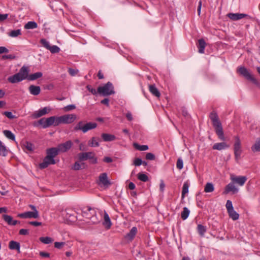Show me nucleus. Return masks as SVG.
Masks as SVG:
<instances>
[{
  "label": "nucleus",
  "instance_id": "obj_1",
  "mask_svg": "<svg viewBox=\"0 0 260 260\" xmlns=\"http://www.w3.org/2000/svg\"><path fill=\"white\" fill-rule=\"evenodd\" d=\"M209 118L212 122L213 126L215 133L221 140H224L223 131L221 123L219 120L218 116L215 111H212L209 115Z\"/></svg>",
  "mask_w": 260,
  "mask_h": 260
},
{
  "label": "nucleus",
  "instance_id": "obj_2",
  "mask_svg": "<svg viewBox=\"0 0 260 260\" xmlns=\"http://www.w3.org/2000/svg\"><path fill=\"white\" fill-rule=\"evenodd\" d=\"M28 73V68L25 66H23L18 73L10 76L8 78V80L11 83L19 82L27 78Z\"/></svg>",
  "mask_w": 260,
  "mask_h": 260
},
{
  "label": "nucleus",
  "instance_id": "obj_3",
  "mask_svg": "<svg viewBox=\"0 0 260 260\" xmlns=\"http://www.w3.org/2000/svg\"><path fill=\"white\" fill-rule=\"evenodd\" d=\"M97 127V124L95 122H88L83 124V121H80L74 127V131H81L83 133L87 131L94 129Z\"/></svg>",
  "mask_w": 260,
  "mask_h": 260
},
{
  "label": "nucleus",
  "instance_id": "obj_4",
  "mask_svg": "<svg viewBox=\"0 0 260 260\" xmlns=\"http://www.w3.org/2000/svg\"><path fill=\"white\" fill-rule=\"evenodd\" d=\"M98 92L103 96H108L113 94L115 93L114 86L110 82H107L102 86L98 88Z\"/></svg>",
  "mask_w": 260,
  "mask_h": 260
},
{
  "label": "nucleus",
  "instance_id": "obj_5",
  "mask_svg": "<svg viewBox=\"0 0 260 260\" xmlns=\"http://www.w3.org/2000/svg\"><path fill=\"white\" fill-rule=\"evenodd\" d=\"M78 158L79 161L90 159L93 164H96L98 162L97 158L95 156V154L93 152L79 153L78 154Z\"/></svg>",
  "mask_w": 260,
  "mask_h": 260
},
{
  "label": "nucleus",
  "instance_id": "obj_6",
  "mask_svg": "<svg viewBox=\"0 0 260 260\" xmlns=\"http://www.w3.org/2000/svg\"><path fill=\"white\" fill-rule=\"evenodd\" d=\"M75 114H66L58 117L59 124L61 123L70 124L73 122L76 119Z\"/></svg>",
  "mask_w": 260,
  "mask_h": 260
},
{
  "label": "nucleus",
  "instance_id": "obj_7",
  "mask_svg": "<svg viewBox=\"0 0 260 260\" xmlns=\"http://www.w3.org/2000/svg\"><path fill=\"white\" fill-rule=\"evenodd\" d=\"M59 152L57 147L48 148L46 150L47 155L46 156L47 158L50 159L52 164H55L56 162L54 158L58 154Z\"/></svg>",
  "mask_w": 260,
  "mask_h": 260
},
{
  "label": "nucleus",
  "instance_id": "obj_8",
  "mask_svg": "<svg viewBox=\"0 0 260 260\" xmlns=\"http://www.w3.org/2000/svg\"><path fill=\"white\" fill-rule=\"evenodd\" d=\"M59 125L58 117L51 116L46 118V122L44 125V128L51 126V125L57 126Z\"/></svg>",
  "mask_w": 260,
  "mask_h": 260
},
{
  "label": "nucleus",
  "instance_id": "obj_9",
  "mask_svg": "<svg viewBox=\"0 0 260 260\" xmlns=\"http://www.w3.org/2000/svg\"><path fill=\"white\" fill-rule=\"evenodd\" d=\"M18 216L22 218H38L39 217V212H25L19 214Z\"/></svg>",
  "mask_w": 260,
  "mask_h": 260
},
{
  "label": "nucleus",
  "instance_id": "obj_10",
  "mask_svg": "<svg viewBox=\"0 0 260 260\" xmlns=\"http://www.w3.org/2000/svg\"><path fill=\"white\" fill-rule=\"evenodd\" d=\"M72 145V142L70 140H69L65 143L59 144L57 148L59 152H65L69 150L71 148Z\"/></svg>",
  "mask_w": 260,
  "mask_h": 260
},
{
  "label": "nucleus",
  "instance_id": "obj_11",
  "mask_svg": "<svg viewBox=\"0 0 260 260\" xmlns=\"http://www.w3.org/2000/svg\"><path fill=\"white\" fill-rule=\"evenodd\" d=\"M50 111V109L47 107H44L43 109H40L37 111L35 112L32 114V117L34 118H38L43 115H46L49 113Z\"/></svg>",
  "mask_w": 260,
  "mask_h": 260
},
{
  "label": "nucleus",
  "instance_id": "obj_12",
  "mask_svg": "<svg viewBox=\"0 0 260 260\" xmlns=\"http://www.w3.org/2000/svg\"><path fill=\"white\" fill-rule=\"evenodd\" d=\"M245 78H246L247 80H249L254 85L260 87L259 82L252 75H251L246 69H245Z\"/></svg>",
  "mask_w": 260,
  "mask_h": 260
},
{
  "label": "nucleus",
  "instance_id": "obj_13",
  "mask_svg": "<svg viewBox=\"0 0 260 260\" xmlns=\"http://www.w3.org/2000/svg\"><path fill=\"white\" fill-rule=\"evenodd\" d=\"M230 192H232L233 194L238 192V189L235 186L234 184L232 182L228 184L225 187L223 192L224 194H228Z\"/></svg>",
  "mask_w": 260,
  "mask_h": 260
},
{
  "label": "nucleus",
  "instance_id": "obj_14",
  "mask_svg": "<svg viewBox=\"0 0 260 260\" xmlns=\"http://www.w3.org/2000/svg\"><path fill=\"white\" fill-rule=\"evenodd\" d=\"M230 178L234 184L236 183L240 186L244 184V176L237 177L235 175L231 174Z\"/></svg>",
  "mask_w": 260,
  "mask_h": 260
},
{
  "label": "nucleus",
  "instance_id": "obj_15",
  "mask_svg": "<svg viewBox=\"0 0 260 260\" xmlns=\"http://www.w3.org/2000/svg\"><path fill=\"white\" fill-rule=\"evenodd\" d=\"M234 153L236 159L238 160L241 154L240 143L239 140H237L234 144Z\"/></svg>",
  "mask_w": 260,
  "mask_h": 260
},
{
  "label": "nucleus",
  "instance_id": "obj_16",
  "mask_svg": "<svg viewBox=\"0 0 260 260\" xmlns=\"http://www.w3.org/2000/svg\"><path fill=\"white\" fill-rule=\"evenodd\" d=\"M100 182L104 186H108L111 184L110 182L108 179L107 174L103 173L100 174L99 176Z\"/></svg>",
  "mask_w": 260,
  "mask_h": 260
},
{
  "label": "nucleus",
  "instance_id": "obj_17",
  "mask_svg": "<svg viewBox=\"0 0 260 260\" xmlns=\"http://www.w3.org/2000/svg\"><path fill=\"white\" fill-rule=\"evenodd\" d=\"M104 220L103 222V225L107 230L110 229L112 225V223L108 213L106 212L104 213Z\"/></svg>",
  "mask_w": 260,
  "mask_h": 260
},
{
  "label": "nucleus",
  "instance_id": "obj_18",
  "mask_svg": "<svg viewBox=\"0 0 260 260\" xmlns=\"http://www.w3.org/2000/svg\"><path fill=\"white\" fill-rule=\"evenodd\" d=\"M101 137L103 141L105 142L113 141L115 140L116 139L115 135L107 133H103L101 135Z\"/></svg>",
  "mask_w": 260,
  "mask_h": 260
},
{
  "label": "nucleus",
  "instance_id": "obj_19",
  "mask_svg": "<svg viewBox=\"0 0 260 260\" xmlns=\"http://www.w3.org/2000/svg\"><path fill=\"white\" fill-rule=\"evenodd\" d=\"M227 16L234 21H237L244 18V14L242 13H229Z\"/></svg>",
  "mask_w": 260,
  "mask_h": 260
},
{
  "label": "nucleus",
  "instance_id": "obj_20",
  "mask_svg": "<svg viewBox=\"0 0 260 260\" xmlns=\"http://www.w3.org/2000/svg\"><path fill=\"white\" fill-rule=\"evenodd\" d=\"M30 93L34 95H37L40 93L41 88L39 86L31 85L29 87Z\"/></svg>",
  "mask_w": 260,
  "mask_h": 260
},
{
  "label": "nucleus",
  "instance_id": "obj_21",
  "mask_svg": "<svg viewBox=\"0 0 260 260\" xmlns=\"http://www.w3.org/2000/svg\"><path fill=\"white\" fill-rule=\"evenodd\" d=\"M229 147V145L226 144V143L224 142L221 143H217L214 144L213 146V149L214 150H221L223 149H225Z\"/></svg>",
  "mask_w": 260,
  "mask_h": 260
},
{
  "label": "nucleus",
  "instance_id": "obj_22",
  "mask_svg": "<svg viewBox=\"0 0 260 260\" xmlns=\"http://www.w3.org/2000/svg\"><path fill=\"white\" fill-rule=\"evenodd\" d=\"M9 247L11 250H17L18 252H20V243L17 242L11 241L9 242Z\"/></svg>",
  "mask_w": 260,
  "mask_h": 260
},
{
  "label": "nucleus",
  "instance_id": "obj_23",
  "mask_svg": "<svg viewBox=\"0 0 260 260\" xmlns=\"http://www.w3.org/2000/svg\"><path fill=\"white\" fill-rule=\"evenodd\" d=\"M137 232V228L133 227L132 229L129 231V232L126 235L125 238L126 239H129L130 240H132L134 239V238L135 237Z\"/></svg>",
  "mask_w": 260,
  "mask_h": 260
},
{
  "label": "nucleus",
  "instance_id": "obj_24",
  "mask_svg": "<svg viewBox=\"0 0 260 260\" xmlns=\"http://www.w3.org/2000/svg\"><path fill=\"white\" fill-rule=\"evenodd\" d=\"M50 165H53L52 162H51L50 159L47 158V157L45 156L43 162L39 164V167L41 169H43L47 168Z\"/></svg>",
  "mask_w": 260,
  "mask_h": 260
},
{
  "label": "nucleus",
  "instance_id": "obj_25",
  "mask_svg": "<svg viewBox=\"0 0 260 260\" xmlns=\"http://www.w3.org/2000/svg\"><path fill=\"white\" fill-rule=\"evenodd\" d=\"M42 76L43 74L41 72H37L30 75L28 74V76L26 79L30 81H34L42 77Z\"/></svg>",
  "mask_w": 260,
  "mask_h": 260
},
{
  "label": "nucleus",
  "instance_id": "obj_26",
  "mask_svg": "<svg viewBox=\"0 0 260 260\" xmlns=\"http://www.w3.org/2000/svg\"><path fill=\"white\" fill-rule=\"evenodd\" d=\"M198 47L199 49V52L200 53H204V50L206 47V42L203 39H199L198 41Z\"/></svg>",
  "mask_w": 260,
  "mask_h": 260
},
{
  "label": "nucleus",
  "instance_id": "obj_27",
  "mask_svg": "<svg viewBox=\"0 0 260 260\" xmlns=\"http://www.w3.org/2000/svg\"><path fill=\"white\" fill-rule=\"evenodd\" d=\"M149 89L150 92L154 95L157 98H159L160 93L155 85H150L149 86Z\"/></svg>",
  "mask_w": 260,
  "mask_h": 260
},
{
  "label": "nucleus",
  "instance_id": "obj_28",
  "mask_svg": "<svg viewBox=\"0 0 260 260\" xmlns=\"http://www.w3.org/2000/svg\"><path fill=\"white\" fill-rule=\"evenodd\" d=\"M99 141L100 139L98 137H92L88 142V144L90 147H99L100 146Z\"/></svg>",
  "mask_w": 260,
  "mask_h": 260
},
{
  "label": "nucleus",
  "instance_id": "obj_29",
  "mask_svg": "<svg viewBox=\"0 0 260 260\" xmlns=\"http://www.w3.org/2000/svg\"><path fill=\"white\" fill-rule=\"evenodd\" d=\"M38 26L37 23L34 21H29L24 25V28L26 29L36 28Z\"/></svg>",
  "mask_w": 260,
  "mask_h": 260
},
{
  "label": "nucleus",
  "instance_id": "obj_30",
  "mask_svg": "<svg viewBox=\"0 0 260 260\" xmlns=\"http://www.w3.org/2000/svg\"><path fill=\"white\" fill-rule=\"evenodd\" d=\"M39 240L43 243L48 244L53 242V239L50 237H41Z\"/></svg>",
  "mask_w": 260,
  "mask_h": 260
},
{
  "label": "nucleus",
  "instance_id": "obj_31",
  "mask_svg": "<svg viewBox=\"0 0 260 260\" xmlns=\"http://www.w3.org/2000/svg\"><path fill=\"white\" fill-rule=\"evenodd\" d=\"M84 168H85V164L84 162L80 163L78 161H76L72 168L74 170H79Z\"/></svg>",
  "mask_w": 260,
  "mask_h": 260
},
{
  "label": "nucleus",
  "instance_id": "obj_32",
  "mask_svg": "<svg viewBox=\"0 0 260 260\" xmlns=\"http://www.w3.org/2000/svg\"><path fill=\"white\" fill-rule=\"evenodd\" d=\"M214 190V187L212 183H207L204 188V191L205 192H212Z\"/></svg>",
  "mask_w": 260,
  "mask_h": 260
},
{
  "label": "nucleus",
  "instance_id": "obj_33",
  "mask_svg": "<svg viewBox=\"0 0 260 260\" xmlns=\"http://www.w3.org/2000/svg\"><path fill=\"white\" fill-rule=\"evenodd\" d=\"M3 133L4 135L9 139L13 141L15 140V135L10 131L4 130L3 131Z\"/></svg>",
  "mask_w": 260,
  "mask_h": 260
},
{
  "label": "nucleus",
  "instance_id": "obj_34",
  "mask_svg": "<svg viewBox=\"0 0 260 260\" xmlns=\"http://www.w3.org/2000/svg\"><path fill=\"white\" fill-rule=\"evenodd\" d=\"M228 212L230 217L233 220H236L239 218V214L236 211H235L234 209L229 211Z\"/></svg>",
  "mask_w": 260,
  "mask_h": 260
},
{
  "label": "nucleus",
  "instance_id": "obj_35",
  "mask_svg": "<svg viewBox=\"0 0 260 260\" xmlns=\"http://www.w3.org/2000/svg\"><path fill=\"white\" fill-rule=\"evenodd\" d=\"M190 211L186 207H184L181 213V217L183 220H185L189 216Z\"/></svg>",
  "mask_w": 260,
  "mask_h": 260
},
{
  "label": "nucleus",
  "instance_id": "obj_36",
  "mask_svg": "<svg viewBox=\"0 0 260 260\" xmlns=\"http://www.w3.org/2000/svg\"><path fill=\"white\" fill-rule=\"evenodd\" d=\"M134 147L139 151H145L148 149V146L146 145H140L138 143H134Z\"/></svg>",
  "mask_w": 260,
  "mask_h": 260
},
{
  "label": "nucleus",
  "instance_id": "obj_37",
  "mask_svg": "<svg viewBox=\"0 0 260 260\" xmlns=\"http://www.w3.org/2000/svg\"><path fill=\"white\" fill-rule=\"evenodd\" d=\"M137 177L139 180L143 182H147L149 180L147 175L142 173H138V174L137 175Z\"/></svg>",
  "mask_w": 260,
  "mask_h": 260
},
{
  "label": "nucleus",
  "instance_id": "obj_38",
  "mask_svg": "<svg viewBox=\"0 0 260 260\" xmlns=\"http://www.w3.org/2000/svg\"><path fill=\"white\" fill-rule=\"evenodd\" d=\"M197 229H198V233L202 236H203L204 235V234L206 232V226H205L202 224H198Z\"/></svg>",
  "mask_w": 260,
  "mask_h": 260
},
{
  "label": "nucleus",
  "instance_id": "obj_39",
  "mask_svg": "<svg viewBox=\"0 0 260 260\" xmlns=\"http://www.w3.org/2000/svg\"><path fill=\"white\" fill-rule=\"evenodd\" d=\"M188 184L187 182H185L183 184V188H182V199H183L185 197V195L186 193H187L188 192Z\"/></svg>",
  "mask_w": 260,
  "mask_h": 260
},
{
  "label": "nucleus",
  "instance_id": "obj_40",
  "mask_svg": "<svg viewBox=\"0 0 260 260\" xmlns=\"http://www.w3.org/2000/svg\"><path fill=\"white\" fill-rule=\"evenodd\" d=\"M7 152L6 147L0 141V155L5 156L7 155Z\"/></svg>",
  "mask_w": 260,
  "mask_h": 260
},
{
  "label": "nucleus",
  "instance_id": "obj_41",
  "mask_svg": "<svg viewBox=\"0 0 260 260\" xmlns=\"http://www.w3.org/2000/svg\"><path fill=\"white\" fill-rule=\"evenodd\" d=\"M21 34V30L19 29L11 31L9 35L11 37H17Z\"/></svg>",
  "mask_w": 260,
  "mask_h": 260
},
{
  "label": "nucleus",
  "instance_id": "obj_42",
  "mask_svg": "<svg viewBox=\"0 0 260 260\" xmlns=\"http://www.w3.org/2000/svg\"><path fill=\"white\" fill-rule=\"evenodd\" d=\"M3 218L4 221L7 222L9 225H11L13 218L10 215H8L7 214L3 215Z\"/></svg>",
  "mask_w": 260,
  "mask_h": 260
},
{
  "label": "nucleus",
  "instance_id": "obj_43",
  "mask_svg": "<svg viewBox=\"0 0 260 260\" xmlns=\"http://www.w3.org/2000/svg\"><path fill=\"white\" fill-rule=\"evenodd\" d=\"M66 218L70 222H75L77 220L76 216L69 213H67Z\"/></svg>",
  "mask_w": 260,
  "mask_h": 260
},
{
  "label": "nucleus",
  "instance_id": "obj_44",
  "mask_svg": "<svg viewBox=\"0 0 260 260\" xmlns=\"http://www.w3.org/2000/svg\"><path fill=\"white\" fill-rule=\"evenodd\" d=\"M102 215H100L99 217H97L96 215L95 214L90 217L91 222H92L94 224H97L99 223L101 220Z\"/></svg>",
  "mask_w": 260,
  "mask_h": 260
},
{
  "label": "nucleus",
  "instance_id": "obj_45",
  "mask_svg": "<svg viewBox=\"0 0 260 260\" xmlns=\"http://www.w3.org/2000/svg\"><path fill=\"white\" fill-rule=\"evenodd\" d=\"M253 152L260 151V140L256 142L254 145L251 148Z\"/></svg>",
  "mask_w": 260,
  "mask_h": 260
},
{
  "label": "nucleus",
  "instance_id": "obj_46",
  "mask_svg": "<svg viewBox=\"0 0 260 260\" xmlns=\"http://www.w3.org/2000/svg\"><path fill=\"white\" fill-rule=\"evenodd\" d=\"M49 50L52 53H58L60 51V48L56 46V45H53V46H50L49 49Z\"/></svg>",
  "mask_w": 260,
  "mask_h": 260
},
{
  "label": "nucleus",
  "instance_id": "obj_47",
  "mask_svg": "<svg viewBox=\"0 0 260 260\" xmlns=\"http://www.w3.org/2000/svg\"><path fill=\"white\" fill-rule=\"evenodd\" d=\"M3 115H5L6 117H7L10 119H13L17 118V117L15 115H13L12 113L11 112L9 111H5L3 112Z\"/></svg>",
  "mask_w": 260,
  "mask_h": 260
},
{
  "label": "nucleus",
  "instance_id": "obj_48",
  "mask_svg": "<svg viewBox=\"0 0 260 260\" xmlns=\"http://www.w3.org/2000/svg\"><path fill=\"white\" fill-rule=\"evenodd\" d=\"M40 42L44 47L49 50L50 47V45L48 41H47L45 39H42L41 40Z\"/></svg>",
  "mask_w": 260,
  "mask_h": 260
},
{
  "label": "nucleus",
  "instance_id": "obj_49",
  "mask_svg": "<svg viewBox=\"0 0 260 260\" xmlns=\"http://www.w3.org/2000/svg\"><path fill=\"white\" fill-rule=\"evenodd\" d=\"M176 166L177 168L179 170H181L183 168V160L181 158H179L177 159Z\"/></svg>",
  "mask_w": 260,
  "mask_h": 260
},
{
  "label": "nucleus",
  "instance_id": "obj_50",
  "mask_svg": "<svg viewBox=\"0 0 260 260\" xmlns=\"http://www.w3.org/2000/svg\"><path fill=\"white\" fill-rule=\"evenodd\" d=\"M225 206H226L228 211L232 210V209H234L233 205H232V203L230 200H228L226 201Z\"/></svg>",
  "mask_w": 260,
  "mask_h": 260
},
{
  "label": "nucleus",
  "instance_id": "obj_51",
  "mask_svg": "<svg viewBox=\"0 0 260 260\" xmlns=\"http://www.w3.org/2000/svg\"><path fill=\"white\" fill-rule=\"evenodd\" d=\"M146 159H147V160H154L155 159V155L152 153H147L146 155Z\"/></svg>",
  "mask_w": 260,
  "mask_h": 260
},
{
  "label": "nucleus",
  "instance_id": "obj_52",
  "mask_svg": "<svg viewBox=\"0 0 260 260\" xmlns=\"http://www.w3.org/2000/svg\"><path fill=\"white\" fill-rule=\"evenodd\" d=\"M68 72L72 76H74L78 73V70L73 69L72 68H69Z\"/></svg>",
  "mask_w": 260,
  "mask_h": 260
},
{
  "label": "nucleus",
  "instance_id": "obj_53",
  "mask_svg": "<svg viewBox=\"0 0 260 260\" xmlns=\"http://www.w3.org/2000/svg\"><path fill=\"white\" fill-rule=\"evenodd\" d=\"M16 58V56L14 54H9V55H4L2 56L3 59H14Z\"/></svg>",
  "mask_w": 260,
  "mask_h": 260
},
{
  "label": "nucleus",
  "instance_id": "obj_54",
  "mask_svg": "<svg viewBox=\"0 0 260 260\" xmlns=\"http://www.w3.org/2000/svg\"><path fill=\"white\" fill-rule=\"evenodd\" d=\"M76 108L75 105H70L64 107L63 109L65 111H69Z\"/></svg>",
  "mask_w": 260,
  "mask_h": 260
},
{
  "label": "nucleus",
  "instance_id": "obj_55",
  "mask_svg": "<svg viewBox=\"0 0 260 260\" xmlns=\"http://www.w3.org/2000/svg\"><path fill=\"white\" fill-rule=\"evenodd\" d=\"M65 245V243L63 242H56L54 243V247L57 249H60Z\"/></svg>",
  "mask_w": 260,
  "mask_h": 260
},
{
  "label": "nucleus",
  "instance_id": "obj_56",
  "mask_svg": "<svg viewBox=\"0 0 260 260\" xmlns=\"http://www.w3.org/2000/svg\"><path fill=\"white\" fill-rule=\"evenodd\" d=\"M142 163H143V161L139 158H136L133 162V164L136 166H140Z\"/></svg>",
  "mask_w": 260,
  "mask_h": 260
},
{
  "label": "nucleus",
  "instance_id": "obj_57",
  "mask_svg": "<svg viewBox=\"0 0 260 260\" xmlns=\"http://www.w3.org/2000/svg\"><path fill=\"white\" fill-rule=\"evenodd\" d=\"M87 89L92 94L95 95L98 92V90L96 91L94 88L91 87L90 85H87L86 86Z\"/></svg>",
  "mask_w": 260,
  "mask_h": 260
},
{
  "label": "nucleus",
  "instance_id": "obj_58",
  "mask_svg": "<svg viewBox=\"0 0 260 260\" xmlns=\"http://www.w3.org/2000/svg\"><path fill=\"white\" fill-rule=\"evenodd\" d=\"M19 234L20 235H28L29 232L28 230L22 229L19 230Z\"/></svg>",
  "mask_w": 260,
  "mask_h": 260
},
{
  "label": "nucleus",
  "instance_id": "obj_59",
  "mask_svg": "<svg viewBox=\"0 0 260 260\" xmlns=\"http://www.w3.org/2000/svg\"><path fill=\"white\" fill-rule=\"evenodd\" d=\"M181 112H182V114L184 117H187V116H189L187 110L185 107L181 108Z\"/></svg>",
  "mask_w": 260,
  "mask_h": 260
},
{
  "label": "nucleus",
  "instance_id": "obj_60",
  "mask_svg": "<svg viewBox=\"0 0 260 260\" xmlns=\"http://www.w3.org/2000/svg\"><path fill=\"white\" fill-rule=\"evenodd\" d=\"M245 21L247 20H250V21H252L254 22L255 21V18L254 17H250V16L245 14Z\"/></svg>",
  "mask_w": 260,
  "mask_h": 260
},
{
  "label": "nucleus",
  "instance_id": "obj_61",
  "mask_svg": "<svg viewBox=\"0 0 260 260\" xmlns=\"http://www.w3.org/2000/svg\"><path fill=\"white\" fill-rule=\"evenodd\" d=\"M25 147L29 151L32 150V145L29 142H27L25 145Z\"/></svg>",
  "mask_w": 260,
  "mask_h": 260
},
{
  "label": "nucleus",
  "instance_id": "obj_62",
  "mask_svg": "<svg viewBox=\"0 0 260 260\" xmlns=\"http://www.w3.org/2000/svg\"><path fill=\"white\" fill-rule=\"evenodd\" d=\"M28 224L34 225V226H37L41 225L42 222H38V221H29V222H28Z\"/></svg>",
  "mask_w": 260,
  "mask_h": 260
},
{
  "label": "nucleus",
  "instance_id": "obj_63",
  "mask_svg": "<svg viewBox=\"0 0 260 260\" xmlns=\"http://www.w3.org/2000/svg\"><path fill=\"white\" fill-rule=\"evenodd\" d=\"M9 52V50L5 47H0V54L7 53Z\"/></svg>",
  "mask_w": 260,
  "mask_h": 260
},
{
  "label": "nucleus",
  "instance_id": "obj_64",
  "mask_svg": "<svg viewBox=\"0 0 260 260\" xmlns=\"http://www.w3.org/2000/svg\"><path fill=\"white\" fill-rule=\"evenodd\" d=\"M8 17V14H0V21H3L6 19H7Z\"/></svg>",
  "mask_w": 260,
  "mask_h": 260
}]
</instances>
